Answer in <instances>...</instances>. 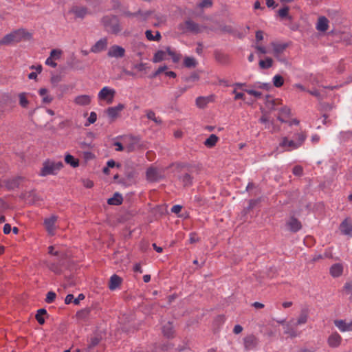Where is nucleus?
Wrapping results in <instances>:
<instances>
[{
    "instance_id": "18",
    "label": "nucleus",
    "mask_w": 352,
    "mask_h": 352,
    "mask_svg": "<svg viewBox=\"0 0 352 352\" xmlns=\"http://www.w3.org/2000/svg\"><path fill=\"white\" fill-rule=\"evenodd\" d=\"M292 321L287 322L284 326V333L291 338H294L300 336V332L294 328L291 324Z\"/></svg>"
},
{
    "instance_id": "28",
    "label": "nucleus",
    "mask_w": 352,
    "mask_h": 352,
    "mask_svg": "<svg viewBox=\"0 0 352 352\" xmlns=\"http://www.w3.org/2000/svg\"><path fill=\"white\" fill-rule=\"evenodd\" d=\"M123 198L121 194L119 192L114 193L113 196L107 200V203L109 205L119 206L122 204Z\"/></svg>"
},
{
    "instance_id": "36",
    "label": "nucleus",
    "mask_w": 352,
    "mask_h": 352,
    "mask_svg": "<svg viewBox=\"0 0 352 352\" xmlns=\"http://www.w3.org/2000/svg\"><path fill=\"white\" fill-rule=\"evenodd\" d=\"M250 87H251V89H254L256 90L263 89L267 91L271 87V85L269 83L256 82L254 84L251 85Z\"/></svg>"
},
{
    "instance_id": "47",
    "label": "nucleus",
    "mask_w": 352,
    "mask_h": 352,
    "mask_svg": "<svg viewBox=\"0 0 352 352\" xmlns=\"http://www.w3.org/2000/svg\"><path fill=\"white\" fill-rule=\"evenodd\" d=\"M146 117H147L148 119L154 121L157 124H161L162 123V120L160 118L156 117L155 112L151 111V110H148L147 111Z\"/></svg>"
},
{
    "instance_id": "42",
    "label": "nucleus",
    "mask_w": 352,
    "mask_h": 352,
    "mask_svg": "<svg viewBox=\"0 0 352 352\" xmlns=\"http://www.w3.org/2000/svg\"><path fill=\"white\" fill-rule=\"evenodd\" d=\"M273 60L271 58L267 57L265 60L259 61V67L261 69H268L272 66Z\"/></svg>"
},
{
    "instance_id": "49",
    "label": "nucleus",
    "mask_w": 352,
    "mask_h": 352,
    "mask_svg": "<svg viewBox=\"0 0 352 352\" xmlns=\"http://www.w3.org/2000/svg\"><path fill=\"white\" fill-rule=\"evenodd\" d=\"M180 179L184 186L190 185L192 183V177L188 173L182 175Z\"/></svg>"
},
{
    "instance_id": "26",
    "label": "nucleus",
    "mask_w": 352,
    "mask_h": 352,
    "mask_svg": "<svg viewBox=\"0 0 352 352\" xmlns=\"http://www.w3.org/2000/svg\"><path fill=\"white\" fill-rule=\"evenodd\" d=\"M343 267L340 263L333 264L330 268V274L333 277H339L342 275Z\"/></svg>"
},
{
    "instance_id": "58",
    "label": "nucleus",
    "mask_w": 352,
    "mask_h": 352,
    "mask_svg": "<svg viewBox=\"0 0 352 352\" xmlns=\"http://www.w3.org/2000/svg\"><path fill=\"white\" fill-rule=\"evenodd\" d=\"M302 171H303L302 168L300 166H294V168H293V170H292L293 174L296 175V176L302 175Z\"/></svg>"
},
{
    "instance_id": "35",
    "label": "nucleus",
    "mask_w": 352,
    "mask_h": 352,
    "mask_svg": "<svg viewBox=\"0 0 352 352\" xmlns=\"http://www.w3.org/2000/svg\"><path fill=\"white\" fill-rule=\"evenodd\" d=\"M109 5L111 10L114 11H121L123 8L122 0H110Z\"/></svg>"
},
{
    "instance_id": "27",
    "label": "nucleus",
    "mask_w": 352,
    "mask_h": 352,
    "mask_svg": "<svg viewBox=\"0 0 352 352\" xmlns=\"http://www.w3.org/2000/svg\"><path fill=\"white\" fill-rule=\"evenodd\" d=\"M38 94L42 97L43 103L50 104L53 100V98L49 94L48 90L45 88H41L38 90Z\"/></svg>"
},
{
    "instance_id": "46",
    "label": "nucleus",
    "mask_w": 352,
    "mask_h": 352,
    "mask_svg": "<svg viewBox=\"0 0 352 352\" xmlns=\"http://www.w3.org/2000/svg\"><path fill=\"white\" fill-rule=\"evenodd\" d=\"M284 83V79L280 75H275L273 77V85L276 87H280Z\"/></svg>"
},
{
    "instance_id": "4",
    "label": "nucleus",
    "mask_w": 352,
    "mask_h": 352,
    "mask_svg": "<svg viewBox=\"0 0 352 352\" xmlns=\"http://www.w3.org/2000/svg\"><path fill=\"white\" fill-rule=\"evenodd\" d=\"M101 23L108 32L118 34L121 30V26L118 17L116 15H105L102 17Z\"/></svg>"
},
{
    "instance_id": "34",
    "label": "nucleus",
    "mask_w": 352,
    "mask_h": 352,
    "mask_svg": "<svg viewBox=\"0 0 352 352\" xmlns=\"http://www.w3.org/2000/svg\"><path fill=\"white\" fill-rule=\"evenodd\" d=\"M219 140V138L214 135L211 134L208 138H207L204 142V145L208 148L213 147Z\"/></svg>"
},
{
    "instance_id": "24",
    "label": "nucleus",
    "mask_w": 352,
    "mask_h": 352,
    "mask_svg": "<svg viewBox=\"0 0 352 352\" xmlns=\"http://www.w3.org/2000/svg\"><path fill=\"white\" fill-rule=\"evenodd\" d=\"M271 45L273 48V54L277 57L286 49L287 45L283 43H272Z\"/></svg>"
},
{
    "instance_id": "56",
    "label": "nucleus",
    "mask_w": 352,
    "mask_h": 352,
    "mask_svg": "<svg viewBox=\"0 0 352 352\" xmlns=\"http://www.w3.org/2000/svg\"><path fill=\"white\" fill-rule=\"evenodd\" d=\"M288 14H289V8L287 6L284 7L278 10V14L281 18H285V17L287 16Z\"/></svg>"
},
{
    "instance_id": "16",
    "label": "nucleus",
    "mask_w": 352,
    "mask_h": 352,
    "mask_svg": "<svg viewBox=\"0 0 352 352\" xmlns=\"http://www.w3.org/2000/svg\"><path fill=\"white\" fill-rule=\"evenodd\" d=\"M342 340V338L340 335L337 332H334L329 336L327 343L330 347L337 348L340 345Z\"/></svg>"
},
{
    "instance_id": "10",
    "label": "nucleus",
    "mask_w": 352,
    "mask_h": 352,
    "mask_svg": "<svg viewBox=\"0 0 352 352\" xmlns=\"http://www.w3.org/2000/svg\"><path fill=\"white\" fill-rule=\"evenodd\" d=\"M124 105L123 104H118L116 107H109L106 113L111 121H114L118 116L120 113L124 109Z\"/></svg>"
},
{
    "instance_id": "39",
    "label": "nucleus",
    "mask_w": 352,
    "mask_h": 352,
    "mask_svg": "<svg viewBox=\"0 0 352 352\" xmlns=\"http://www.w3.org/2000/svg\"><path fill=\"white\" fill-rule=\"evenodd\" d=\"M259 121L261 123H263V124H265V128L266 129H270V126L272 125V127H273V131H278V129H276V127L274 126V122H270L268 119V118L265 116V115H263L261 118L259 119Z\"/></svg>"
},
{
    "instance_id": "19",
    "label": "nucleus",
    "mask_w": 352,
    "mask_h": 352,
    "mask_svg": "<svg viewBox=\"0 0 352 352\" xmlns=\"http://www.w3.org/2000/svg\"><path fill=\"white\" fill-rule=\"evenodd\" d=\"M91 97L89 95L83 94L78 96L74 99V102L80 106H87L90 104Z\"/></svg>"
},
{
    "instance_id": "64",
    "label": "nucleus",
    "mask_w": 352,
    "mask_h": 352,
    "mask_svg": "<svg viewBox=\"0 0 352 352\" xmlns=\"http://www.w3.org/2000/svg\"><path fill=\"white\" fill-rule=\"evenodd\" d=\"M74 296L72 294H68L67 295V296L65 297V303L66 305H69L72 302H74Z\"/></svg>"
},
{
    "instance_id": "33",
    "label": "nucleus",
    "mask_w": 352,
    "mask_h": 352,
    "mask_svg": "<svg viewBox=\"0 0 352 352\" xmlns=\"http://www.w3.org/2000/svg\"><path fill=\"white\" fill-rule=\"evenodd\" d=\"M145 36L146 38L151 41H159L162 38L161 34L158 31H157L155 32V35L153 36V32L151 30H148L145 32Z\"/></svg>"
},
{
    "instance_id": "37",
    "label": "nucleus",
    "mask_w": 352,
    "mask_h": 352,
    "mask_svg": "<svg viewBox=\"0 0 352 352\" xmlns=\"http://www.w3.org/2000/svg\"><path fill=\"white\" fill-rule=\"evenodd\" d=\"M65 161L67 164H69L71 166L76 168L79 165V161L78 159H76L70 154H67L65 157Z\"/></svg>"
},
{
    "instance_id": "38",
    "label": "nucleus",
    "mask_w": 352,
    "mask_h": 352,
    "mask_svg": "<svg viewBox=\"0 0 352 352\" xmlns=\"http://www.w3.org/2000/svg\"><path fill=\"white\" fill-rule=\"evenodd\" d=\"M166 52L163 50H158L156 52L153 58V63H160L165 59Z\"/></svg>"
},
{
    "instance_id": "41",
    "label": "nucleus",
    "mask_w": 352,
    "mask_h": 352,
    "mask_svg": "<svg viewBox=\"0 0 352 352\" xmlns=\"http://www.w3.org/2000/svg\"><path fill=\"white\" fill-rule=\"evenodd\" d=\"M136 17H140L143 20H146L148 17H150L153 14V10H146L142 11L141 10H139L136 12Z\"/></svg>"
},
{
    "instance_id": "25",
    "label": "nucleus",
    "mask_w": 352,
    "mask_h": 352,
    "mask_svg": "<svg viewBox=\"0 0 352 352\" xmlns=\"http://www.w3.org/2000/svg\"><path fill=\"white\" fill-rule=\"evenodd\" d=\"M213 96L207 97L199 96L196 99V105L199 108H204L212 100Z\"/></svg>"
},
{
    "instance_id": "15",
    "label": "nucleus",
    "mask_w": 352,
    "mask_h": 352,
    "mask_svg": "<svg viewBox=\"0 0 352 352\" xmlns=\"http://www.w3.org/2000/svg\"><path fill=\"white\" fill-rule=\"evenodd\" d=\"M334 324L341 332L352 331V320L347 322L344 320H336Z\"/></svg>"
},
{
    "instance_id": "40",
    "label": "nucleus",
    "mask_w": 352,
    "mask_h": 352,
    "mask_svg": "<svg viewBox=\"0 0 352 352\" xmlns=\"http://www.w3.org/2000/svg\"><path fill=\"white\" fill-rule=\"evenodd\" d=\"M90 314V309L89 308H85V309H81L80 311H78L77 313H76V318L78 319V320H85L88 316Z\"/></svg>"
},
{
    "instance_id": "55",
    "label": "nucleus",
    "mask_w": 352,
    "mask_h": 352,
    "mask_svg": "<svg viewBox=\"0 0 352 352\" xmlns=\"http://www.w3.org/2000/svg\"><path fill=\"white\" fill-rule=\"evenodd\" d=\"M147 64L144 63H140L133 65V68L136 69L139 72L144 71L147 69Z\"/></svg>"
},
{
    "instance_id": "32",
    "label": "nucleus",
    "mask_w": 352,
    "mask_h": 352,
    "mask_svg": "<svg viewBox=\"0 0 352 352\" xmlns=\"http://www.w3.org/2000/svg\"><path fill=\"white\" fill-rule=\"evenodd\" d=\"M152 15H153V19H155L157 21L154 24L155 26H158L161 24H163L166 21V16L162 13H160V12L155 13L153 12V14Z\"/></svg>"
},
{
    "instance_id": "12",
    "label": "nucleus",
    "mask_w": 352,
    "mask_h": 352,
    "mask_svg": "<svg viewBox=\"0 0 352 352\" xmlns=\"http://www.w3.org/2000/svg\"><path fill=\"white\" fill-rule=\"evenodd\" d=\"M340 232L344 235L352 236V221L349 218H346L340 225Z\"/></svg>"
},
{
    "instance_id": "6",
    "label": "nucleus",
    "mask_w": 352,
    "mask_h": 352,
    "mask_svg": "<svg viewBox=\"0 0 352 352\" xmlns=\"http://www.w3.org/2000/svg\"><path fill=\"white\" fill-rule=\"evenodd\" d=\"M124 149L127 153L133 152L138 149L144 148V144L140 138L135 136H126L124 138Z\"/></svg>"
},
{
    "instance_id": "17",
    "label": "nucleus",
    "mask_w": 352,
    "mask_h": 352,
    "mask_svg": "<svg viewBox=\"0 0 352 352\" xmlns=\"http://www.w3.org/2000/svg\"><path fill=\"white\" fill-rule=\"evenodd\" d=\"M107 43L106 38H101L91 47L90 51L93 53H99L107 48Z\"/></svg>"
},
{
    "instance_id": "7",
    "label": "nucleus",
    "mask_w": 352,
    "mask_h": 352,
    "mask_svg": "<svg viewBox=\"0 0 352 352\" xmlns=\"http://www.w3.org/2000/svg\"><path fill=\"white\" fill-rule=\"evenodd\" d=\"M280 104L278 99H273L267 101L268 107L272 110H278V116L277 119L281 122H285V118L289 117L290 114V109L287 107H282L280 109H276V106Z\"/></svg>"
},
{
    "instance_id": "31",
    "label": "nucleus",
    "mask_w": 352,
    "mask_h": 352,
    "mask_svg": "<svg viewBox=\"0 0 352 352\" xmlns=\"http://www.w3.org/2000/svg\"><path fill=\"white\" fill-rule=\"evenodd\" d=\"M30 94L25 92L19 93L18 95L19 104L23 108H27L29 104L28 96Z\"/></svg>"
},
{
    "instance_id": "43",
    "label": "nucleus",
    "mask_w": 352,
    "mask_h": 352,
    "mask_svg": "<svg viewBox=\"0 0 352 352\" xmlns=\"http://www.w3.org/2000/svg\"><path fill=\"white\" fill-rule=\"evenodd\" d=\"M47 314V311L45 309H40L37 311V314H36V319L38 322L41 324H43L45 322L43 315Z\"/></svg>"
},
{
    "instance_id": "44",
    "label": "nucleus",
    "mask_w": 352,
    "mask_h": 352,
    "mask_svg": "<svg viewBox=\"0 0 352 352\" xmlns=\"http://www.w3.org/2000/svg\"><path fill=\"white\" fill-rule=\"evenodd\" d=\"M166 53L171 56L174 63H178L181 58V55L170 50V47L166 48Z\"/></svg>"
},
{
    "instance_id": "50",
    "label": "nucleus",
    "mask_w": 352,
    "mask_h": 352,
    "mask_svg": "<svg viewBox=\"0 0 352 352\" xmlns=\"http://www.w3.org/2000/svg\"><path fill=\"white\" fill-rule=\"evenodd\" d=\"M97 120V114L96 112L92 111L90 113L89 117L87 119V122L85 124V126H87L91 124H94Z\"/></svg>"
},
{
    "instance_id": "21",
    "label": "nucleus",
    "mask_w": 352,
    "mask_h": 352,
    "mask_svg": "<svg viewBox=\"0 0 352 352\" xmlns=\"http://www.w3.org/2000/svg\"><path fill=\"white\" fill-rule=\"evenodd\" d=\"M257 338L253 335L248 336L244 339V345L247 349H252L257 345Z\"/></svg>"
},
{
    "instance_id": "1",
    "label": "nucleus",
    "mask_w": 352,
    "mask_h": 352,
    "mask_svg": "<svg viewBox=\"0 0 352 352\" xmlns=\"http://www.w3.org/2000/svg\"><path fill=\"white\" fill-rule=\"evenodd\" d=\"M306 138L307 135L303 131L295 133L293 139H289L288 136L282 137L278 148H282L283 152H290L299 148L303 144Z\"/></svg>"
},
{
    "instance_id": "13",
    "label": "nucleus",
    "mask_w": 352,
    "mask_h": 352,
    "mask_svg": "<svg viewBox=\"0 0 352 352\" xmlns=\"http://www.w3.org/2000/svg\"><path fill=\"white\" fill-rule=\"evenodd\" d=\"M146 179L149 182H156L162 178V173L154 167H149L146 173Z\"/></svg>"
},
{
    "instance_id": "14",
    "label": "nucleus",
    "mask_w": 352,
    "mask_h": 352,
    "mask_svg": "<svg viewBox=\"0 0 352 352\" xmlns=\"http://www.w3.org/2000/svg\"><path fill=\"white\" fill-rule=\"evenodd\" d=\"M57 217L56 216H52L50 218L45 219L44 221V225L45 228L50 235H54L56 229V222Z\"/></svg>"
},
{
    "instance_id": "61",
    "label": "nucleus",
    "mask_w": 352,
    "mask_h": 352,
    "mask_svg": "<svg viewBox=\"0 0 352 352\" xmlns=\"http://www.w3.org/2000/svg\"><path fill=\"white\" fill-rule=\"evenodd\" d=\"M255 49L261 54H265L267 53H268L267 49L265 47H263L261 45H255Z\"/></svg>"
},
{
    "instance_id": "8",
    "label": "nucleus",
    "mask_w": 352,
    "mask_h": 352,
    "mask_svg": "<svg viewBox=\"0 0 352 352\" xmlns=\"http://www.w3.org/2000/svg\"><path fill=\"white\" fill-rule=\"evenodd\" d=\"M69 13L74 16V19H84L87 16L91 14L89 9L82 5H73L69 10Z\"/></svg>"
},
{
    "instance_id": "48",
    "label": "nucleus",
    "mask_w": 352,
    "mask_h": 352,
    "mask_svg": "<svg viewBox=\"0 0 352 352\" xmlns=\"http://www.w3.org/2000/svg\"><path fill=\"white\" fill-rule=\"evenodd\" d=\"M248 94L254 96L256 98H261L263 96V93L261 91L254 89H244Z\"/></svg>"
},
{
    "instance_id": "63",
    "label": "nucleus",
    "mask_w": 352,
    "mask_h": 352,
    "mask_svg": "<svg viewBox=\"0 0 352 352\" xmlns=\"http://www.w3.org/2000/svg\"><path fill=\"white\" fill-rule=\"evenodd\" d=\"M114 145L116 146V150L117 151H125L124 145H123L122 143H120L119 142H116L114 143Z\"/></svg>"
},
{
    "instance_id": "51",
    "label": "nucleus",
    "mask_w": 352,
    "mask_h": 352,
    "mask_svg": "<svg viewBox=\"0 0 352 352\" xmlns=\"http://www.w3.org/2000/svg\"><path fill=\"white\" fill-rule=\"evenodd\" d=\"M62 52L60 50L54 49L52 50L50 52V57L53 58L54 60H58L60 58Z\"/></svg>"
},
{
    "instance_id": "54",
    "label": "nucleus",
    "mask_w": 352,
    "mask_h": 352,
    "mask_svg": "<svg viewBox=\"0 0 352 352\" xmlns=\"http://www.w3.org/2000/svg\"><path fill=\"white\" fill-rule=\"evenodd\" d=\"M343 142L350 141L352 142V132H344L341 133Z\"/></svg>"
},
{
    "instance_id": "62",
    "label": "nucleus",
    "mask_w": 352,
    "mask_h": 352,
    "mask_svg": "<svg viewBox=\"0 0 352 352\" xmlns=\"http://www.w3.org/2000/svg\"><path fill=\"white\" fill-rule=\"evenodd\" d=\"M188 88L186 87H181L175 92V96L177 98L182 96L183 94H184L187 91Z\"/></svg>"
},
{
    "instance_id": "20",
    "label": "nucleus",
    "mask_w": 352,
    "mask_h": 352,
    "mask_svg": "<svg viewBox=\"0 0 352 352\" xmlns=\"http://www.w3.org/2000/svg\"><path fill=\"white\" fill-rule=\"evenodd\" d=\"M122 281V279L118 275L113 274L111 276L109 288L110 290H115L120 287Z\"/></svg>"
},
{
    "instance_id": "29",
    "label": "nucleus",
    "mask_w": 352,
    "mask_h": 352,
    "mask_svg": "<svg viewBox=\"0 0 352 352\" xmlns=\"http://www.w3.org/2000/svg\"><path fill=\"white\" fill-rule=\"evenodd\" d=\"M162 332L164 336L167 338L173 336L174 331L172 323L170 322L165 323L162 327Z\"/></svg>"
},
{
    "instance_id": "3",
    "label": "nucleus",
    "mask_w": 352,
    "mask_h": 352,
    "mask_svg": "<svg viewBox=\"0 0 352 352\" xmlns=\"http://www.w3.org/2000/svg\"><path fill=\"white\" fill-rule=\"evenodd\" d=\"M29 36V34L23 29L14 30L10 34L5 35L1 40L0 44L4 45H11L25 39Z\"/></svg>"
},
{
    "instance_id": "5",
    "label": "nucleus",
    "mask_w": 352,
    "mask_h": 352,
    "mask_svg": "<svg viewBox=\"0 0 352 352\" xmlns=\"http://www.w3.org/2000/svg\"><path fill=\"white\" fill-rule=\"evenodd\" d=\"M63 166L62 162L47 160L43 162L40 175L45 177L50 175H56Z\"/></svg>"
},
{
    "instance_id": "22",
    "label": "nucleus",
    "mask_w": 352,
    "mask_h": 352,
    "mask_svg": "<svg viewBox=\"0 0 352 352\" xmlns=\"http://www.w3.org/2000/svg\"><path fill=\"white\" fill-rule=\"evenodd\" d=\"M329 28V20L325 16H320L316 24V29L320 32H325Z\"/></svg>"
},
{
    "instance_id": "60",
    "label": "nucleus",
    "mask_w": 352,
    "mask_h": 352,
    "mask_svg": "<svg viewBox=\"0 0 352 352\" xmlns=\"http://www.w3.org/2000/svg\"><path fill=\"white\" fill-rule=\"evenodd\" d=\"M54 59H53V58L49 56L45 60V64L52 67H56L57 66V64L54 62Z\"/></svg>"
},
{
    "instance_id": "45",
    "label": "nucleus",
    "mask_w": 352,
    "mask_h": 352,
    "mask_svg": "<svg viewBox=\"0 0 352 352\" xmlns=\"http://www.w3.org/2000/svg\"><path fill=\"white\" fill-rule=\"evenodd\" d=\"M185 67L191 68L195 67L197 65L196 60L192 57H186L184 60Z\"/></svg>"
},
{
    "instance_id": "11",
    "label": "nucleus",
    "mask_w": 352,
    "mask_h": 352,
    "mask_svg": "<svg viewBox=\"0 0 352 352\" xmlns=\"http://www.w3.org/2000/svg\"><path fill=\"white\" fill-rule=\"evenodd\" d=\"M124 54H125V50L122 47L117 45H112L109 48L108 53H107V55L109 57L117 58H122L123 56H124Z\"/></svg>"
},
{
    "instance_id": "23",
    "label": "nucleus",
    "mask_w": 352,
    "mask_h": 352,
    "mask_svg": "<svg viewBox=\"0 0 352 352\" xmlns=\"http://www.w3.org/2000/svg\"><path fill=\"white\" fill-rule=\"evenodd\" d=\"M287 226L292 232H296L301 229V223L296 218L292 217L287 223Z\"/></svg>"
},
{
    "instance_id": "30",
    "label": "nucleus",
    "mask_w": 352,
    "mask_h": 352,
    "mask_svg": "<svg viewBox=\"0 0 352 352\" xmlns=\"http://www.w3.org/2000/svg\"><path fill=\"white\" fill-rule=\"evenodd\" d=\"M308 310L307 309H303L301 310L300 314L297 319V322L296 323V325L304 324L307 322L308 320Z\"/></svg>"
},
{
    "instance_id": "57",
    "label": "nucleus",
    "mask_w": 352,
    "mask_h": 352,
    "mask_svg": "<svg viewBox=\"0 0 352 352\" xmlns=\"http://www.w3.org/2000/svg\"><path fill=\"white\" fill-rule=\"evenodd\" d=\"M309 93L312 96L316 97L319 100H322L324 97V95L318 90L314 89L312 91H309Z\"/></svg>"
},
{
    "instance_id": "59",
    "label": "nucleus",
    "mask_w": 352,
    "mask_h": 352,
    "mask_svg": "<svg viewBox=\"0 0 352 352\" xmlns=\"http://www.w3.org/2000/svg\"><path fill=\"white\" fill-rule=\"evenodd\" d=\"M167 66L164 65V66H162V67H160L152 75V78H155L157 77L158 75H160L161 73H162L163 72L166 71L167 69Z\"/></svg>"
},
{
    "instance_id": "2",
    "label": "nucleus",
    "mask_w": 352,
    "mask_h": 352,
    "mask_svg": "<svg viewBox=\"0 0 352 352\" xmlns=\"http://www.w3.org/2000/svg\"><path fill=\"white\" fill-rule=\"evenodd\" d=\"M176 28L178 32L181 34L187 33L197 34L203 32L205 27L199 25L190 19H187L184 21L179 23Z\"/></svg>"
},
{
    "instance_id": "53",
    "label": "nucleus",
    "mask_w": 352,
    "mask_h": 352,
    "mask_svg": "<svg viewBox=\"0 0 352 352\" xmlns=\"http://www.w3.org/2000/svg\"><path fill=\"white\" fill-rule=\"evenodd\" d=\"M212 5V0H202L198 5L200 8H208Z\"/></svg>"
},
{
    "instance_id": "9",
    "label": "nucleus",
    "mask_w": 352,
    "mask_h": 352,
    "mask_svg": "<svg viewBox=\"0 0 352 352\" xmlns=\"http://www.w3.org/2000/svg\"><path fill=\"white\" fill-rule=\"evenodd\" d=\"M116 95L115 89L109 87H104L98 94L100 100L106 101L107 104H111Z\"/></svg>"
},
{
    "instance_id": "52",
    "label": "nucleus",
    "mask_w": 352,
    "mask_h": 352,
    "mask_svg": "<svg viewBox=\"0 0 352 352\" xmlns=\"http://www.w3.org/2000/svg\"><path fill=\"white\" fill-rule=\"evenodd\" d=\"M56 295L55 292H47L46 298H45V302L47 303L53 302L56 298Z\"/></svg>"
}]
</instances>
